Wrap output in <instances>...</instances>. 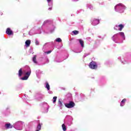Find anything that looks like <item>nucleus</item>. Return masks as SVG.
<instances>
[{"label":"nucleus","mask_w":131,"mask_h":131,"mask_svg":"<svg viewBox=\"0 0 131 131\" xmlns=\"http://www.w3.org/2000/svg\"><path fill=\"white\" fill-rule=\"evenodd\" d=\"M78 40L82 48H83L84 47V45H83V40H82L81 39H79Z\"/></svg>","instance_id":"nucleus-8"},{"label":"nucleus","mask_w":131,"mask_h":131,"mask_svg":"<svg viewBox=\"0 0 131 131\" xmlns=\"http://www.w3.org/2000/svg\"><path fill=\"white\" fill-rule=\"evenodd\" d=\"M5 127L7 129L9 128H13V125L11 123H7L5 124Z\"/></svg>","instance_id":"nucleus-5"},{"label":"nucleus","mask_w":131,"mask_h":131,"mask_svg":"<svg viewBox=\"0 0 131 131\" xmlns=\"http://www.w3.org/2000/svg\"><path fill=\"white\" fill-rule=\"evenodd\" d=\"M22 80H27V79H28V76H25L24 77H23V78H21Z\"/></svg>","instance_id":"nucleus-15"},{"label":"nucleus","mask_w":131,"mask_h":131,"mask_svg":"<svg viewBox=\"0 0 131 131\" xmlns=\"http://www.w3.org/2000/svg\"><path fill=\"white\" fill-rule=\"evenodd\" d=\"M35 131H39L38 130L36 129Z\"/></svg>","instance_id":"nucleus-28"},{"label":"nucleus","mask_w":131,"mask_h":131,"mask_svg":"<svg viewBox=\"0 0 131 131\" xmlns=\"http://www.w3.org/2000/svg\"><path fill=\"white\" fill-rule=\"evenodd\" d=\"M31 43V41L30 40H27L25 42L26 47L28 48L30 47V44Z\"/></svg>","instance_id":"nucleus-4"},{"label":"nucleus","mask_w":131,"mask_h":131,"mask_svg":"<svg viewBox=\"0 0 131 131\" xmlns=\"http://www.w3.org/2000/svg\"><path fill=\"white\" fill-rule=\"evenodd\" d=\"M36 57H37L36 55H34L32 58L33 62L36 64L37 63V61H36Z\"/></svg>","instance_id":"nucleus-9"},{"label":"nucleus","mask_w":131,"mask_h":131,"mask_svg":"<svg viewBox=\"0 0 131 131\" xmlns=\"http://www.w3.org/2000/svg\"><path fill=\"white\" fill-rule=\"evenodd\" d=\"M56 101H57V96H54L53 97V103H56Z\"/></svg>","instance_id":"nucleus-20"},{"label":"nucleus","mask_w":131,"mask_h":131,"mask_svg":"<svg viewBox=\"0 0 131 131\" xmlns=\"http://www.w3.org/2000/svg\"><path fill=\"white\" fill-rule=\"evenodd\" d=\"M62 129H63V131H66V130L67 129L66 128V125H65L64 124H63L62 125Z\"/></svg>","instance_id":"nucleus-12"},{"label":"nucleus","mask_w":131,"mask_h":131,"mask_svg":"<svg viewBox=\"0 0 131 131\" xmlns=\"http://www.w3.org/2000/svg\"><path fill=\"white\" fill-rule=\"evenodd\" d=\"M95 22H96V25H97L98 23H100V20H99V19H95V20H94V21L93 23V24H94Z\"/></svg>","instance_id":"nucleus-18"},{"label":"nucleus","mask_w":131,"mask_h":131,"mask_svg":"<svg viewBox=\"0 0 131 131\" xmlns=\"http://www.w3.org/2000/svg\"><path fill=\"white\" fill-rule=\"evenodd\" d=\"M58 104H59V105L60 106H62V102H61V101H58Z\"/></svg>","instance_id":"nucleus-24"},{"label":"nucleus","mask_w":131,"mask_h":131,"mask_svg":"<svg viewBox=\"0 0 131 131\" xmlns=\"http://www.w3.org/2000/svg\"><path fill=\"white\" fill-rule=\"evenodd\" d=\"M122 6H123V5L122 4L119 3V4L116 5L115 6V10H116V8H117V7H118V6L122 7Z\"/></svg>","instance_id":"nucleus-13"},{"label":"nucleus","mask_w":131,"mask_h":131,"mask_svg":"<svg viewBox=\"0 0 131 131\" xmlns=\"http://www.w3.org/2000/svg\"><path fill=\"white\" fill-rule=\"evenodd\" d=\"M52 0H47L48 3H50Z\"/></svg>","instance_id":"nucleus-25"},{"label":"nucleus","mask_w":131,"mask_h":131,"mask_svg":"<svg viewBox=\"0 0 131 131\" xmlns=\"http://www.w3.org/2000/svg\"><path fill=\"white\" fill-rule=\"evenodd\" d=\"M89 67L91 69H97L98 68V65L95 61H91L89 64Z\"/></svg>","instance_id":"nucleus-1"},{"label":"nucleus","mask_w":131,"mask_h":131,"mask_svg":"<svg viewBox=\"0 0 131 131\" xmlns=\"http://www.w3.org/2000/svg\"><path fill=\"white\" fill-rule=\"evenodd\" d=\"M116 27H119L120 28L119 30L120 31H121L122 29H123L124 26H123V25L122 24H120V25H119L118 26L116 25Z\"/></svg>","instance_id":"nucleus-7"},{"label":"nucleus","mask_w":131,"mask_h":131,"mask_svg":"<svg viewBox=\"0 0 131 131\" xmlns=\"http://www.w3.org/2000/svg\"><path fill=\"white\" fill-rule=\"evenodd\" d=\"M46 88L47 89L48 91H50V84L48 82H46Z\"/></svg>","instance_id":"nucleus-14"},{"label":"nucleus","mask_w":131,"mask_h":131,"mask_svg":"<svg viewBox=\"0 0 131 131\" xmlns=\"http://www.w3.org/2000/svg\"><path fill=\"white\" fill-rule=\"evenodd\" d=\"M35 44L36 46H38V45H39V42H38L37 40H36Z\"/></svg>","instance_id":"nucleus-23"},{"label":"nucleus","mask_w":131,"mask_h":131,"mask_svg":"<svg viewBox=\"0 0 131 131\" xmlns=\"http://www.w3.org/2000/svg\"><path fill=\"white\" fill-rule=\"evenodd\" d=\"M75 2H77L78 0H74Z\"/></svg>","instance_id":"nucleus-27"},{"label":"nucleus","mask_w":131,"mask_h":131,"mask_svg":"<svg viewBox=\"0 0 131 131\" xmlns=\"http://www.w3.org/2000/svg\"><path fill=\"white\" fill-rule=\"evenodd\" d=\"M49 11H51L52 8H49Z\"/></svg>","instance_id":"nucleus-26"},{"label":"nucleus","mask_w":131,"mask_h":131,"mask_svg":"<svg viewBox=\"0 0 131 131\" xmlns=\"http://www.w3.org/2000/svg\"><path fill=\"white\" fill-rule=\"evenodd\" d=\"M30 74H31V71L28 72L26 73V75L27 76H28V77H29V76H30Z\"/></svg>","instance_id":"nucleus-17"},{"label":"nucleus","mask_w":131,"mask_h":131,"mask_svg":"<svg viewBox=\"0 0 131 131\" xmlns=\"http://www.w3.org/2000/svg\"><path fill=\"white\" fill-rule=\"evenodd\" d=\"M56 41H57V42H61V41H62V39H61V38H57L56 39Z\"/></svg>","instance_id":"nucleus-19"},{"label":"nucleus","mask_w":131,"mask_h":131,"mask_svg":"<svg viewBox=\"0 0 131 131\" xmlns=\"http://www.w3.org/2000/svg\"><path fill=\"white\" fill-rule=\"evenodd\" d=\"M41 129V125L40 124V123H39L37 126V130L39 131Z\"/></svg>","instance_id":"nucleus-11"},{"label":"nucleus","mask_w":131,"mask_h":131,"mask_svg":"<svg viewBox=\"0 0 131 131\" xmlns=\"http://www.w3.org/2000/svg\"><path fill=\"white\" fill-rule=\"evenodd\" d=\"M119 34L121 35V36H122V37H124V33H123V32H120Z\"/></svg>","instance_id":"nucleus-21"},{"label":"nucleus","mask_w":131,"mask_h":131,"mask_svg":"<svg viewBox=\"0 0 131 131\" xmlns=\"http://www.w3.org/2000/svg\"><path fill=\"white\" fill-rule=\"evenodd\" d=\"M51 53H52V50H50V51H49L47 52H45V54H51Z\"/></svg>","instance_id":"nucleus-22"},{"label":"nucleus","mask_w":131,"mask_h":131,"mask_svg":"<svg viewBox=\"0 0 131 131\" xmlns=\"http://www.w3.org/2000/svg\"><path fill=\"white\" fill-rule=\"evenodd\" d=\"M6 34L8 35H13L14 34V33L13 32V31L10 29V28H8L6 30Z\"/></svg>","instance_id":"nucleus-3"},{"label":"nucleus","mask_w":131,"mask_h":131,"mask_svg":"<svg viewBox=\"0 0 131 131\" xmlns=\"http://www.w3.org/2000/svg\"><path fill=\"white\" fill-rule=\"evenodd\" d=\"M73 33H74L75 35H77V34H78V33H79V32L78 31L74 30L73 31Z\"/></svg>","instance_id":"nucleus-16"},{"label":"nucleus","mask_w":131,"mask_h":131,"mask_svg":"<svg viewBox=\"0 0 131 131\" xmlns=\"http://www.w3.org/2000/svg\"><path fill=\"white\" fill-rule=\"evenodd\" d=\"M23 72L22 71V69H20L18 71V76L20 77L22 76V74Z\"/></svg>","instance_id":"nucleus-10"},{"label":"nucleus","mask_w":131,"mask_h":131,"mask_svg":"<svg viewBox=\"0 0 131 131\" xmlns=\"http://www.w3.org/2000/svg\"><path fill=\"white\" fill-rule=\"evenodd\" d=\"M64 106L69 108H73L75 106V103L73 102V101H70L69 103H65Z\"/></svg>","instance_id":"nucleus-2"},{"label":"nucleus","mask_w":131,"mask_h":131,"mask_svg":"<svg viewBox=\"0 0 131 131\" xmlns=\"http://www.w3.org/2000/svg\"><path fill=\"white\" fill-rule=\"evenodd\" d=\"M125 102H126V99L124 98L122 100L120 103V106L121 107H123V106H124V104H125Z\"/></svg>","instance_id":"nucleus-6"}]
</instances>
